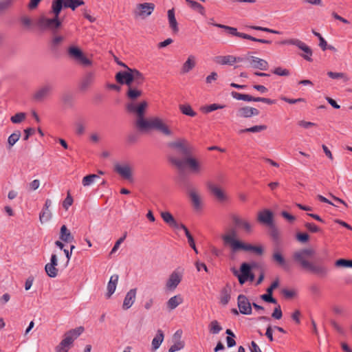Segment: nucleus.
I'll return each instance as SVG.
<instances>
[{"instance_id":"obj_1","label":"nucleus","mask_w":352,"mask_h":352,"mask_svg":"<svg viewBox=\"0 0 352 352\" xmlns=\"http://www.w3.org/2000/svg\"><path fill=\"white\" fill-rule=\"evenodd\" d=\"M222 240L225 245H229L232 252L239 250H244L246 252H254L258 255H262L263 248L261 245L254 246L251 244L244 243L236 239V232L234 230H231L228 233L223 234Z\"/></svg>"},{"instance_id":"obj_2","label":"nucleus","mask_w":352,"mask_h":352,"mask_svg":"<svg viewBox=\"0 0 352 352\" xmlns=\"http://www.w3.org/2000/svg\"><path fill=\"white\" fill-rule=\"evenodd\" d=\"M141 124L142 127L140 131L155 130L166 136L173 134L165 120L157 116L151 117L146 122H142Z\"/></svg>"},{"instance_id":"obj_3","label":"nucleus","mask_w":352,"mask_h":352,"mask_svg":"<svg viewBox=\"0 0 352 352\" xmlns=\"http://www.w3.org/2000/svg\"><path fill=\"white\" fill-rule=\"evenodd\" d=\"M168 160L171 164L180 170L183 169L185 164H187L190 171L196 175L200 174L203 170V167L201 163L195 158L190 156L184 159H181L172 154L168 156Z\"/></svg>"},{"instance_id":"obj_4","label":"nucleus","mask_w":352,"mask_h":352,"mask_svg":"<svg viewBox=\"0 0 352 352\" xmlns=\"http://www.w3.org/2000/svg\"><path fill=\"white\" fill-rule=\"evenodd\" d=\"M84 331L82 327H79L76 329H71L64 334V338L56 346V352H69V349L73 345V343L78 336H80Z\"/></svg>"},{"instance_id":"obj_5","label":"nucleus","mask_w":352,"mask_h":352,"mask_svg":"<svg viewBox=\"0 0 352 352\" xmlns=\"http://www.w3.org/2000/svg\"><path fill=\"white\" fill-rule=\"evenodd\" d=\"M147 106L148 103L146 101H142L138 104L129 102L126 105V109L129 113L137 115L138 118L135 121V125L139 130L142 127L141 122L148 120V119L144 118V113Z\"/></svg>"},{"instance_id":"obj_6","label":"nucleus","mask_w":352,"mask_h":352,"mask_svg":"<svg viewBox=\"0 0 352 352\" xmlns=\"http://www.w3.org/2000/svg\"><path fill=\"white\" fill-rule=\"evenodd\" d=\"M61 24L60 19L55 16L48 18L45 15H41L36 21V25L41 30L50 31L53 33L57 31Z\"/></svg>"},{"instance_id":"obj_7","label":"nucleus","mask_w":352,"mask_h":352,"mask_svg":"<svg viewBox=\"0 0 352 352\" xmlns=\"http://www.w3.org/2000/svg\"><path fill=\"white\" fill-rule=\"evenodd\" d=\"M168 147L175 151L177 153L184 156L185 158L190 156L192 148L188 141L185 138H178L175 141L170 142Z\"/></svg>"},{"instance_id":"obj_8","label":"nucleus","mask_w":352,"mask_h":352,"mask_svg":"<svg viewBox=\"0 0 352 352\" xmlns=\"http://www.w3.org/2000/svg\"><path fill=\"white\" fill-rule=\"evenodd\" d=\"M314 253V250L311 248L301 249L294 253L293 258L302 269L307 270L311 263L308 261V258L313 256Z\"/></svg>"},{"instance_id":"obj_9","label":"nucleus","mask_w":352,"mask_h":352,"mask_svg":"<svg viewBox=\"0 0 352 352\" xmlns=\"http://www.w3.org/2000/svg\"><path fill=\"white\" fill-rule=\"evenodd\" d=\"M67 53L71 59L76 63L84 67L90 66L91 61L87 58L82 51L76 46H71L67 50Z\"/></svg>"},{"instance_id":"obj_10","label":"nucleus","mask_w":352,"mask_h":352,"mask_svg":"<svg viewBox=\"0 0 352 352\" xmlns=\"http://www.w3.org/2000/svg\"><path fill=\"white\" fill-rule=\"evenodd\" d=\"M184 270L182 268L175 269L168 276L165 288L166 291L173 292L181 283L183 278Z\"/></svg>"},{"instance_id":"obj_11","label":"nucleus","mask_w":352,"mask_h":352,"mask_svg":"<svg viewBox=\"0 0 352 352\" xmlns=\"http://www.w3.org/2000/svg\"><path fill=\"white\" fill-rule=\"evenodd\" d=\"M282 44L295 45L300 50L304 52L305 54H302V56L307 61H312V50L304 42L298 38H291L282 41Z\"/></svg>"},{"instance_id":"obj_12","label":"nucleus","mask_w":352,"mask_h":352,"mask_svg":"<svg viewBox=\"0 0 352 352\" xmlns=\"http://www.w3.org/2000/svg\"><path fill=\"white\" fill-rule=\"evenodd\" d=\"M155 8V4L153 3L137 4L135 9L133 11V15L135 18L145 19L153 13Z\"/></svg>"},{"instance_id":"obj_13","label":"nucleus","mask_w":352,"mask_h":352,"mask_svg":"<svg viewBox=\"0 0 352 352\" xmlns=\"http://www.w3.org/2000/svg\"><path fill=\"white\" fill-rule=\"evenodd\" d=\"M207 187L210 192L219 202H226L229 197L227 193L218 185L213 183H208Z\"/></svg>"},{"instance_id":"obj_14","label":"nucleus","mask_w":352,"mask_h":352,"mask_svg":"<svg viewBox=\"0 0 352 352\" xmlns=\"http://www.w3.org/2000/svg\"><path fill=\"white\" fill-rule=\"evenodd\" d=\"M115 171L123 179L132 181V168L128 163L117 164L114 167Z\"/></svg>"},{"instance_id":"obj_15","label":"nucleus","mask_w":352,"mask_h":352,"mask_svg":"<svg viewBox=\"0 0 352 352\" xmlns=\"http://www.w3.org/2000/svg\"><path fill=\"white\" fill-rule=\"evenodd\" d=\"M237 305L241 314L244 315H250L252 314V305L245 295L240 294L238 296Z\"/></svg>"},{"instance_id":"obj_16","label":"nucleus","mask_w":352,"mask_h":352,"mask_svg":"<svg viewBox=\"0 0 352 352\" xmlns=\"http://www.w3.org/2000/svg\"><path fill=\"white\" fill-rule=\"evenodd\" d=\"M130 70L131 69L127 67L126 71L118 72L116 75V81L121 85H126L128 87L132 85L131 72Z\"/></svg>"},{"instance_id":"obj_17","label":"nucleus","mask_w":352,"mask_h":352,"mask_svg":"<svg viewBox=\"0 0 352 352\" xmlns=\"http://www.w3.org/2000/svg\"><path fill=\"white\" fill-rule=\"evenodd\" d=\"M247 60L249 61L250 66L254 69L265 71L269 67L267 61L256 56H248Z\"/></svg>"},{"instance_id":"obj_18","label":"nucleus","mask_w":352,"mask_h":352,"mask_svg":"<svg viewBox=\"0 0 352 352\" xmlns=\"http://www.w3.org/2000/svg\"><path fill=\"white\" fill-rule=\"evenodd\" d=\"M240 270L241 272V274H239L237 270H234L233 274L234 276H237L239 283L241 285H243L248 280V276L251 272V267L249 264L243 263L241 265Z\"/></svg>"},{"instance_id":"obj_19","label":"nucleus","mask_w":352,"mask_h":352,"mask_svg":"<svg viewBox=\"0 0 352 352\" xmlns=\"http://www.w3.org/2000/svg\"><path fill=\"white\" fill-rule=\"evenodd\" d=\"M258 221L267 226H272L274 223L273 213L269 210H263L258 213Z\"/></svg>"},{"instance_id":"obj_20","label":"nucleus","mask_w":352,"mask_h":352,"mask_svg":"<svg viewBox=\"0 0 352 352\" xmlns=\"http://www.w3.org/2000/svg\"><path fill=\"white\" fill-rule=\"evenodd\" d=\"M232 219L236 227L243 228L247 233L252 232V226L248 220L242 219L238 215H233Z\"/></svg>"},{"instance_id":"obj_21","label":"nucleus","mask_w":352,"mask_h":352,"mask_svg":"<svg viewBox=\"0 0 352 352\" xmlns=\"http://www.w3.org/2000/svg\"><path fill=\"white\" fill-rule=\"evenodd\" d=\"M259 111L254 107H243L239 108L236 112V116L239 118H249L254 116H258Z\"/></svg>"},{"instance_id":"obj_22","label":"nucleus","mask_w":352,"mask_h":352,"mask_svg":"<svg viewBox=\"0 0 352 352\" xmlns=\"http://www.w3.org/2000/svg\"><path fill=\"white\" fill-rule=\"evenodd\" d=\"M213 60L216 64L219 65L232 66L235 63L236 56L233 55L217 56Z\"/></svg>"},{"instance_id":"obj_23","label":"nucleus","mask_w":352,"mask_h":352,"mask_svg":"<svg viewBox=\"0 0 352 352\" xmlns=\"http://www.w3.org/2000/svg\"><path fill=\"white\" fill-rule=\"evenodd\" d=\"M136 289H131L126 293L122 305V308L124 310L129 309L134 304L136 298Z\"/></svg>"},{"instance_id":"obj_24","label":"nucleus","mask_w":352,"mask_h":352,"mask_svg":"<svg viewBox=\"0 0 352 352\" xmlns=\"http://www.w3.org/2000/svg\"><path fill=\"white\" fill-rule=\"evenodd\" d=\"M212 25L214 27H217V28H219L226 30L228 34H230L232 36H235L240 37V38H245V39H247V38H249L248 36V34H245V33L239 32L236 28H233V27H230V26H228V25H222V24H212Z\"/></svg>"},{"instance_id":"obj_25","label":"nucleus","mask_w":352,"mask_h":352,"mask_svg":"<svg viewBox=\"0 0 352 352\" xmlns=\"http://www.w3.org/2000/svg\"><path fill=\"white\" fill-rule=\"evenodd\" d=\"M52 87L50 85H45L39 88L34 94V99L41 101L45 98L51 92Z\"/></svg>"},{"instance_id":"obj_26","label":"nucleus","mask_w":352,"mask_h":352,"mask_svg":"<svg viewBox=\"0 0 352 352\" xmlns=\"http://www.w3.org/2000/svg\"><path fill=\"white\" fill-rule=\"evenodd\" d=\"M119 276L113 274L110 277L109 281L107 284V293L106 296L109 298L111 295L115 292L118 283Z\"/></svg>"},{"instance_id":"obj_27","label":"nucleus","mask_w":352,"mask_h":352,"mask_svg":"<svg viewBox=\"0 0 352 352\" xmlns=\"http://www.w3.org/2000/svg\"><path fill=\"white\" fill-rule=\"evenodd\" d=\"M184 301L181 294H177L170 298L166 302V306L168 310L172 311L176 309Z\"/></svg>"},{"instance_id":"obj_28","label":"nucleus","mask_w":352,"mask_h":352,"mask_svg":"<svg viewBox=\"0 0 352 352\" xmlns=\"http://www.w3.org/2000/svg\"><path fill=\"white\" fill-rule=\"evenodd\" d=\"M307 270L322 277L327 276L328 273V269L325 266L322 265H314L312 263Z\"/></svg>"},{"instance_id":"obj_29","label":"nucleus","mask_w":352,"mask_h":352,"mask_svg":"<svg viewBox=\"0 0 352 352\" xmlns=\"http://www.w3.org/2000/svg\"><path fill=\"white\" fill-rule=\"evenodd\" d=\"M196 65V58L194 55L188 56L187 60L182 67V73L187 74L190 72Z\"/></svg>"},{"instance_id":"obj_30","label":"nucleus","mask_w":352,"mask_h":352,"mask_svg":"<svg viewBox=\"0 0 352 352\" xmlns=\"http://www.w3.org/2000/svg\"><path fill=\"white\" fill-rule=\"evenodd\" d=\"M188 195L190 198L193 207L198 210L201 207V197L195 189H191L188 192Z\"/></svg>"},{"instance_id":"obj_31","label":"nucleus","mask_w":352,"mask_h":352,"mask_svg":"<svg viewBox=\"0 0 352 352\" xmlns=\"http://www.w3.org/2000/svg\"><path fill=\"white\" fill-rule=\"evenodd\" d=\"M169 26L174 33L179 32L178 23L175 19V10L173 8L168 10L167 12Z\"/></svg>"},{"instance_id":"obj_32","label":"nucleus","mask_w":352,"mask_h":352,"mask_svg":"<svg viewBox=\"0 0 352 352\" xmlns=\"http://www.w3.org/2000/svg\"><path fill=\"white\" fill-rule=\"evenodd\" d=\"M65 0H53L52 2L51 12L54 16L59 19L60 13L64 8Z\"/></svg>"},{"instance_id":"obj_33","label":"nucleus","mask_w":352,"mask_h":352,"mask_svg":"<svg viewBox=\"0 0 352 352\" xmlns=\"http://www.w3.org/2000/svg\"><path fill=\"white\" fill-rule=\"evenodd\" d=\"M60 239L66 243H70L74 240V236L65 225L62 226L60 228Z\"/></svg>"},{"instance_id":"obj_34","label":"nucleus","mask_w":352,"mask_h":352,"mask_svg":"<svg viewBox=\"0 0 352 352\" xmlns=\"http://www.w3.org/2000/svg\"><path fill=\"white\" fill-rule=\"evenodd\" d=\"M130 72H131L132 82H134L136 86L142 85L145 80L144 75L135 69H131Z\"/></svg>"},{"instance_id":"obj_35","label":"nucleus","mask_w":352,"mask_h":352,"mask_svg":"<svg viewBox=\"0 0 352 352\" xmlns=\"http://www.w3.org/2000/svg\"><path fill=\"white\" fill-rule=\"evenodd\" d=\"M164 336L163 331L161 329H158L156 336L152 340L151 345L153 351H156L157 349L160 348L161 344L164 340Z\"/></svg>"},{"instance_id":"obj_36","label":"nucleus","mask_w":352,"mask_h":352,"mask_svg":"<svg viewBox=\"0 0 352 352\" xmlns=\"http://www.w3.org/2000/svg\"><path fill=\"white\" fill-rule=\"evenodd\" d=\"M272 260L283 268H285L287 266L286 261L282 253L278 250L274 251Z\"/></svg>"},{"instance_id":"obj_37","label":"nucleus","mask_w":352,"mask_h":352,"mask_svg":"<svg viewBox=\"0 0 352 352\" xmlns=\"http://www.w3.org/2000/svg\"><path fill=\"white\" fill-rule=\"evenodd\" d=\"M230 300V288L226 287L223 288L220 293V302L222 305H226Z\"/></svg>"},{"instance_id":"obj_38","label":"nucleus","mask_w":352,"mask_h":352,"mask_svg":"<svg viewBox=\"0 0 352 352\" xmlns=\"http://www.w3.org/2000/svg\"><path fill=\"white\" fill-rule=\"evenodd\" d=\"M142 94V92L141 90L138 89L136 87H133V85H131L128 87V91L126 92V96L130 100H135L140 96H141Z\"/></svg>"},{"instance_id":"obj_39","label":"nucleus","mask_w":352,"mask_h":352,"mask_svg":"<svg viewBox=\"0 0 352 352\" xmlns=\"http://www.w3.org/2000/svg\"><path fill=\"white\" fill-rule=\"evenodd\" d=\"M85 4L83 0H65L64 8H69L75 10L78 7Z\"/></svg>"},{"instance_id":"obj_40","label":"nucleus","mask_w":352,"mask_h":352,"mask_svg":"<svg viewBox=\"0 0 352 352\" xmlns=\"http://www.w3.org/2000/svg\"><path fill=\"white\" fill-rule=\"evenodd\" d=\"M231 96H232L233 98L238 100L252 102L254 100V97L250 95L240 94L236 91H232Z\"/></svg>"},{"instance_id":"obj_41","label":"nucleus","mask_w":352,"mask_h":352,"mask_svg":"<svg viewBox=\"0 0 352 352\" xmlns=\"http://www.w3.org/2000/svg\"><path fill=\"white\" fill-rule=\"evenodd\" d=\"M161 217L162 218L163 221L168 224L170 227H172L173 225H176V220L169 212H162Z\"/></svg>"},{"instance_id":"obj_42","label":"nucleus","mask_w":352,"mask_h":352,"mask_svg":"<svg viewBox=\"0 0 352 352\" xmlns=\"http://www.w3.org/2000/svg\"><path fill=\"white\" fill-rule=\"evenodd\" d=\"M52 214L49 209L43 208L39 214V221L41 223H46L52 219Z\"/></svg>"},{"instance_id":"obj_43","label":"nucleus","mask_w":352,"mask_h":352,"mask_svg":"<svg viewBox=\"0 0 352 352\" xmlns=\"http://www.w3.org/2000/svg\"><path fill=\"white\" fill-rule=\"evenodd\" d=\"M186 1L192 8L197 10L201 15L204 16L206 14L205 8L199 3L193 0H186Z\"/></svg>"},{"instance_id":"obj_44","label":"nucleus","mask_w":352,"mask_h":352,"mask_svg":"<svg viewBox=\"0 0 352 352\" xmlns=\"http://www.w3.org/2000/svg\"><path fill=\"white\" fill-rule=\"evenodd\" d=\"M99 176L96 174H91L86 175L82 178V184L84 186H89L92 185L96 179H98Z\"/></svg>"},{"instance_id":"obj_45","label":"nucleus","mask_w":352,"mask_h":352,"mask_svg":"<svg viewBox=\"0 0 352 352\" xmlns=\"http://www.w3.org/2000/svg\"><path fill=\"white\" fill-rule=\"evenodd\" d=\"M327 75L332 79H342L344 82H347L349 80L348 76L343 72H328Z\"/></svg>"},{"instance_id":"obj_46","label":"nucleus","mask_w":352,"mask_h":352,"mask_svg":"<svg viewBox=\"0 0 352 352\" xmlns=\"http://www.w3.org/2000/svg\"><path fill=\"white\" fill-rule=\"evenodd\" d=\"M267 129L266 125H256L250 128H246L245 129H241L239 131V133H242L244 132H250V133H259L262 131H264Z\"/></svg>"},{"instance_id":"obj_47","label":"nucleus","mask_w":352,"mask_h":352,"mask_svg":"<svg viewBox=\"0 0 352 352\" xmlns=\"http://www.w3.org/2000/svg\"><path fill=\"white\" fill-rule=\"evenodd\" d=\"M179 109L183 114L190 117H194L197 114L189 104H181L179 105Z\"/></svg>"},{"instance_id":"obj_48","label":"nucleus","mask_w":352,"mask_h":352,"mask_svg":"<svg viewBox=\"0 0 352 352\" xmlns=\"http://www.w3.org/2000/svg\"><path fill=\"white\" fill-rule=\"evenodd\" d=\"M222 330V327L217 320H212L209 324V331L212 334H217Z\"/></svg>"},{"instance_id":"obj_49","label":"nucleus","mask_w":352,"mask_h":352,"mask_svg":"<svg viewBox=\"0 0 352 352\" xmlns=\"http://www.w3.org/2000/svg\"><path fill=\"white\" fill-rule=\"evenodd\" d=\"M21 135L20 131H16L8 137V143L10 147H12L15 144V143L19 140Z\"/></svg>"},{"instance_id":"obj_50","label":"nucleus","mask_w":352,"mask_h":352,"mask_svg":"<svg viewBox=\"0 0 352 352\" xmlns=\"http://www.w3.org/2000/svg\"><path fill=\"white\" fill-rule=\"evenodd\" d=\"M45 270L47 274L50 278H55L57 276V274H58V270H57V268L55 266L52 265H50L49 263H47L45 265Z\"/></svg>"},{"instance_id":"obj_51","label":"nucleus","mask_w":352,"mask_h":352,"mask_svg":"<svg viewBox=\"0 0 352 352\" xmlns=\"http://www.w3.org/2000/svg\"><path fill=\"white\" fill-rule=\"evenodd\" d=\"M247 28H249L251 30L263 31V32H269V33H272V34H280V32L279 31L270 29L268 28H263V27L256 26V25H249V26H247Z\"/></svg>"},{"instance_id":"obj_52","label":"nucleus","mask_w":352,"mask_h":352,"mask_svg":"<svg viewBox=\"0 0 352 352\" xmlns=\"http://www.w3.org/2000/svg\"><path fill=\"white\" fill-rule=\"evenodd\" d=\"M26 114L23 112L17 113L11 117L10 120L14 124L21 123L25 120Z\"/></svg>"},{"instance_id":"obj_53","label":"nucleus","mask_w":352,"mask_h":352,"mask_svg":"<svg viewBox=\"0 0 352 352\" xmlns=\"http://www.w3.org/2000/svg\"><path fill=\"white\" fill-rule=\"evenodd\" d=\"M336 267H352V260L338 259L336 261Z\"/></svg>"},{"instance_id":"obj_54","label":"nucleus","mask_w":352,"mask_h":352,"mask_svg":"<svg viewBox=\"0 0 352 352\" xmlns=\"http://www.w3.org/2000/svg\"><path fill=\"white\" fill-rule=\"evenodd\" d=\"M224 107H225L224 105H221V104L214 103V104H210L208 106L204 107L203 108V111L205 113H208L212 112V111L217 110V109H221L224 108Z\"/></svg>"},{"instance_id":"obj_55","label":"nucleus","mask_w":352,"mask_h":352,"mask_svg":"<svg viewBox=\"0 0 352 352\" xmlns=\"http://www.w3.org/2000/svg\"><path fill=\"white\" fill-rule=\"evenodd\" d=\"M272 73L280 76H287L290 74L289 71L280 67H276Z\"/></svg>"},{"instance_id":"obj_56","label":"nucleus","mask_w":352,"mask_h":352,"mask_svg":"<svg viewBox=\"0 0 352 352\" xmlns=\"http://www.w3.org/2000/svg\"><path fill=\"white\" fill-rule=\"evenodd\" d=\"M184 346V344L183 342L179 340L174 343L168 349V352H176L182 349Z\"/></svg>"},{"instance_id":"obj_57","label":"nucleus","mask_w":352,"mask_h":352,"mask_svg":"<svg viewBox=\"0 0 352 352\" xmlns=\"http://www.w3.org/2000/svg\"><path fill=\"white\" fill-rule=\"evenodd\" d=\"M65 38L60 35H55L51 40V45L54 47L58 46L63 41Z\"/></svg>"},{"instance_id":"obj_58","label":"nucleus","mask_w":352,"mask_h":352,"mask_svg":"<svg viewBox=\"0 0 352 352\" xmlns=\"http://www.w3.org/2000/svg\"><path fill=\"white\" fill-rule=\"evenodd\" d=\"M270 228L271 229L270 235L272 238L273 239L274 241H278L279 240L280 236V234L278 229L276 228L274 224L272 226H270Z\"/></svg>"},{"instance_id":"obj_59","label":"nucleus","mask_w":352,"mask_h":352,"mask_svg":"<svg viewBox=\"0 0 352 352\" xmlns=\"http://www.w3.org/2000/svg\"><path fill=\"white\" fill-rule=\"evenodd\" d=\"M261 298L265 302L276 304V300L272 297V294L267 292L265 294L261 296Z\"/></svg>"},{"instance_id":"obj_60","label":"nucleus","mask_w":352,"mask_h":352,"mask_svg":"<svg viewBox=\"0 0 352 352\" xmlns=\"http://www.w3.org/2000/svg\"><path fill=\"white\" fill-rule=\"evenodd\" d=\"M73 204V198L70 195L69 193L67 194L66 198L63 202V207L67 210L68 208L72 205Z\"/></svg>"},{"instance_id":"obj_61","label":"nucleus","mask_w":352,"mask_h":352,"mask_svg":"<svg viewBox=\"0 0 352 352\" xmlns=\"http://www.w3.org/2000/svg\"><path fill=\"white\" fill-rule=\"evenodd\" d=\"M283 313L280 309V306L278 305L276 307L274 308V311L272 314V317L274 319L279 320L282 318Z\"/></svg>"},{"instance_id":"obj_62","label":"nucleus","mask_w":352,"mask_h":352,"mask_svg":"<svg viewBox=\"0 0 352 352\" xmlns=\"http://www.w3.org/2000/svg\"><path fill=\"white\" fill-rule=\"evenodd\" d=\"M13 0H0V12L8 9L12 4Z\"/></svg>"},{"instance_id":"obj_63","label":"nucleus","mask_w":352,"mask_h":352,"mask_svg":"<svg viewBox=\"0 0 352 352\" xmlns=\"http://www.w3.org/2000/svg\"><path fill=\"white\" fill-rule=\"evenodd\" d=\"M126 237V233H125L123 236L120 237L115 243L114 246L113 247L111 253L113 254L116 252L118 249L119 248L120 244L124 241V239Z\"/></svg>"},{"instance_id":"obj_64","label":"nucleus","mask_w":352,"mask_h":352,"mask_svg":"<svg viewBox=\"0 0 352 352\" xmlns=\"http://www.w3.org/2000/svg\"><path fill=\"white\" fill-rule=\"evenodd\" d=\"M305 227L311 232H318L320 231V228L316 224L312 223H305Z\"/></svg>"}]
</instances>
